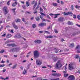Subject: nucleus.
I'll list each match as a JSON object with an SVG mask.
<instances>
[{"label":"nucleus","mask_w":80,"mask_h":80,"mask_svg":"<svg viewBox=\"0 0 80 80\" xmlns=\"http://www.w3.org/2000/svg\"><path fill=\"white\" fill-rule=\"evenodd\" d=\"M69 47H74V43H72V44H70Z\"/></svg>","instance_id":"4be33fe9"},{"label":"nucleus","mask_w":80,"mask_h":80,"mask_svg":"<svg viewBox=\"0 0 80 80\" xmlns=\"http://www.w3.org/2000/svg\"><path fill=\"white\" fill-rule=\"evenodd\" d=\"M52 5L53 6H57V5H58V4H57V3H52Z\"/></svg>","instance_id":"2f4dec72"},{"label":"nucleus","mask_w":80,"mask_h":80,"mask_svg":"<svg viewBox=\"0 0 80 80\" xmlns=\"http://www.w3.org/2000/svg\"><path fill=\"white\" fill-rule=\"evenodd\" d=\"M5 52L4 50H2L1 51H0V53H3V52Z\"/></svg>","instance_id":"79ce46f5"},{"label":"nucleus","mask_w":80,"mask_h":80,"mask_svg":"<svg viewBox=\"0 0 80 80\" xmlns=\"http://www.w3.org/2000/svg\"><path fill=\"white\" fill-rule=\"evenodd\" d=\"M14 38H21V36L19 33H18L16 35L14 36Z\"/></svg>","instance_id":"9b49d317"},{"label":"nucleus","mask_w":80,"mask_h":80,"mask_svg":"<svg viewBox=\"0 0 80 80\" xmlns=\"http://www.w3.org/2000/svg\"><path fill=\"white\" fill-rule=\"evenodd\" d=\"M61 76V74L59 73H57V77H60Z\"/></svg>","instance_id":"8fccbe9b"},{"label":"nucleus","mask_w":80,"mask_h":80,"mask_svg":"<svg viewBox=\"0 0 80 80\" xmlns=\"http://www.w3.org/2000/svg\"><path fill=\"white\" fill-rule=\"evenodd\" d=\"M34 58H37L40 57V53L38 51L36 50L33 52Z\"/></svg>","instance_id":"f03ea898"},{"label":"nucleus","mask_w":80,"mask_h":80,"mask_svg":"<svg viewBox=\"0 0 80 80\" xmlns=\"http://www.w3.org/2000/svg\"><path fill=\"white\" fill-rule=\"evenodd\" d=\"M2 9L5 15H7L9 12V10L8 9V8L7 6L3 7Z\"/></svg>","instance_id":"f257e3e1"},{"label":"nucleus","mask_w":80,"mask_h":80,"mask_svg":"<svg viewBox=\"0 0 80 80\" xmlns=\"http://www.w3.org/2000/svg\"><path fill=\"white\" fill-rule=\"evenodd\" d=\"M46 23L44 22L41 23L38 25L39 27H44L45 26H46Z\"/></svg>","instance_id":"9d476101"},{"label":"nucleus","mask_w":80,"mask_h":80,"mask_svg":"<svg viewBox=\"0 0 80 80\" xmlns=\"http://www.w3.org/2000/svg\"><path fill=\"white\" fill-rule=\"evenodd\" d=\"M12 37V35L11 34H8L6 36V37L7 38H9Z\"/></svg>","instance_id":"ddd939ff"},{"label":"nucleus","mask_w":80,"mask_h":80,"mask_svg":"<svg viewBox=\"0 0 80 80\" xmlns=\"http://www.w3.org/2000/svg\"><path fill=\"white\" fill-rule=\"evenodd\" d=\"M54 32L55 33H58V31L57 29H54Z\"/></svg>","instance_id":"c9c22d12"},{"label":"nucleus","mask_w":80,"mask_h":80,"mask_svg":"<svg viewBox=\"0 0 80 80\" xmlns=\"http://www.w3.org/2000/svg\"><path fill=\"white\" fill-rule=\"evenodd\" d=\"M69 69L71 70H72L73 69V63H71L69 65Z\"/></svg>","instance_id":"39448f33"},{"label":"nucleus","mask_w":80,"mask_h":80,"mask_svg":"<svg viewBox=\"0 0 80 80\" xmlns=\"http://www.w3.org/2000/svg\"><path fill=\"white\" fill-rule=\"evenodd\" d=\"M35 20L36 21H39L40 20V18L38 16H37L35 17Z\"/></svg>","instance_id":"dca6fc26"},{"label":"nucleus","mask_w":80,"mask_h":80,"mask_svg":"<svg viewBox=\"0 0 80 80\" xmlns=\"http://www.w3.org/2000/svg\"><path fill=\"white\" fill-rule=\"evenodd\" d=\"M75 58H79V56L78 55H76L75 57Z\"/></svg>","instance_id":"ea45409f"},{"label":"nucleus","mask_w":80,"mask_h":80,"mask_svg":"<svg viewBox=\"0 0 80 80\" xmlns=\"http://www.w3.org/2000/svg\"><path fill=\"white\" fill-rule=\"evenodd\" d=\"M77 18L78 20H80V16L79 15H77Z\"/></svg>","instance_id":"58836bf2"},{"label":"nucleus","mask_w":80,"mask_h":80,"mask_svg":"<svg viewBox=\"0 0 80 80\" xmlns=\"http://www.w3.org/2000/svg\"><path fill=\"white\" fill-rule=\"evenodd\" d=\"M53 37L52 36H46L45 37V38H53Z\"/></svg>","instance_id":"6ab92c4d"},{"label":"nucleus","mask_w":80,"mask_h":80,"mask_svg":"<svg viewBox=\"0 0 80 80\" xmlns=\"http://www.w3.org/2000/svg\"><path fill=\"white\" fill-rule=\"evenodd\" d=\"M43 32L42 31H39V32L40 33H43Z\"/></svg>","instance_id":"052dcab7"},{"label":"nucleus","mask_w":80,"mask_h":80,"mask_svg":"<svg viewBox=\"0 0 80 80\" xmlns=\"http://www.w3.org/2000/svg\"><path fill=\"white\" fill-rule=\"evenodd\" d=\"M40 12H43V9H42V8H41V7H40Z\"/></svg>","instance_id":"603ef678"},{"label":"nucleus","mask_w":80,"mask_h":80,"mask_svg":"<svg viewBox=\"0 0 80 80\" xmlns=\"http://www.w3.org/2000/svg\"><path fill=\"white\" fill-rule=\"evenodd\" d=\"M51 27V26H49V27H48V28H47V30H49V29H50V28Z\"/></svg>","instance_id":"4d7b16f0"},{"label":"nucleus","mask_w":80,"mask_h":80,"mask_svg":"<svg viewBox=\"0 0 80 80\" xmlns=\"http://www.w3.org/2000/svg\"><path fill=\"white\" fill-rule=\"evenodd\" d=\"M36 63L37 65H41L42 63V62L40 60H37L36 61Z\"/></svg>","instance_id":"0eeeda50"},{"label":"nucleus","mask_w":80,"mask_h":80,"mask_svg":"<svg viewBox=\"0 0 80 80\" xmlns=\"http://www.w3.org/2000/svg\"><path fill=\"white\" fill-rule=\"evenodd\" d=\"M8 47H17V45L14 43L8 44L7 45Z\"/></svg>","instance_id":"6e6552de"},{"label":"nucleus","mask_w":80,"mask_h":80,"mask_svg":"<svg viewBox=\"0 0 80 80\" xmlns=\"http://www.w3.org/2000/svg\"><path fill=\"white\" fill-rule=\"evenodd\" d=\"M12 25L13 26V27H14V28H15V29H18V27H17V26L15 25V23H12Z\"/></svg>","instance_id":"4468645a"},{"label":"nucleus","mask_w":80,"mask_h":80,"mask_svg":"<svg viewBox=\"0 0 80 80\" xmlns=\"http://www.w3.org/2000/svg\"><path fill=\"white\" fill-rule=\"evenodd\" d=\"M12 7H15V6H16V4H15L14 3H13L12 5Z\"/></svg>","instance_id":"09e8293b"},{"label":"nucleus","mask_w":80,"mask_h":80,"mask_svg":"<svg viewBox=\"0 0 80 80\" xmlns=\"http://www.w3.org/2000/svg\"><path fill=\"white\" fill-rule=\"evenodd\" d=\"M60 79L59 78H53L51 79V80H59Z\"/></svg>","instance_id":"f704fd0d"},{"label":"nucleus","mask_w":80,"mask_h":80,"mask_svg":"<svg viewBox=\"0 0 80 80\" xmlns=\"http://www.w3.org/2000/svg\"><path fill=\"white\" fill-rule=\"evenodd\" d=\"M32 27L33 28H35L36 27V25L35 24H33L32 25Z\"/></svg>","instance_id":"e433bc0d"},{"label":"nucleus","mask_w":80,"mask_h":80,"mask_svg":"<svg viewBox=\"0 0 80 80\" xmlns=\"http://www.w3.org/2000/svg\"><path fill=\"white\" fill-rule=\"evenodd\" d=\"M38 11H37L35 10V11L33 12L34 13H37Z\"/></svg>","instance_id":"13d9d810"},{"label":"nucleus","mask_w":80,"mask_h":80,"mask_svg":"<svg viewBox=\"0 0 80 80\" xmlns=\"http://www.w3.org/2000/svg\"><path fill=\"white\" fill-rule=\"evenodd\" d=\"M41 15H44V16H45V14L44 13H43V12H42L41 13Z\"/></svg>","instance_id":"338daca9"},{"label":"nucleus","mask_w":80,"mask_h":80,"mask_svg":"<svg viewBox=\"0 0 80 80\" xmlns=\"http://www.w3.org/2000/svg\"><path fill=\"white\" fill-rule=\"evenodd\" d=\"M34 43L40 44V43H42V41L39 39L36 40L34 41Z\"/></svg>","instance_id":"1a4fd4ad"},{"label":"nucleus","mask_w":80,"mask_h":80,"mask_svg":"<svg viewBox=\"0 0 80 80\" xmlns=\"http://www.w3.org/2000/svg\"><path fill=\"white\" fill-rule=\"evenodd\" d=\"M76 49H78V50H80V46L78 45L76 47Z\"/></svg>","instance_id":"b1692460"},{"label":"nucleus","mask_w":80,"mask_h":80,"mask_svg":"<svg viewBox=\"0 0 80 80\" xmlns=\"http://www.w3.org/2000/svg\"><path fill=\"white\" fill-rule=\"evenodd\" d=\"M71 8L72 9V10H73V5H72L71 6Z\"/></svg>","instance_id":"a18cd8bd"},{"label":"nucleus","mask_w":80,"mask_h":80,"mask_svg":"<svg viewBox=\"0 0 80 80\" xmlns=\"http://www.w3.org/2000/svg\"><path fill=\"white\" fill-rule=\"evenodd\" d=\"M36 1L35 0H33V1L31 2V5H33L35 4V3Z\"/></svg>","instance_id":"a878e982"},{"label":"nucleus","mask_w":80,"mask_h":80,"mask_svg":"<svg viewBox=\"0 0 80 80\" xmlns=\"http://www.w3.org/2000/svg\"><path fill=\"white\" fill-rule=\"evenodd\" d=\"M37 4H38L37 2H36V3H35V4H34V5L33 6L34 9V8H35V7H36V5H37Z\"/></svg>","instance_id":"bb28decb"},{"label":"nucleus","mask_w":80,"mask_h":80,"mask_svg":"<svg viewBox=\"0 0 80 80\" xmlns=\"http://www.w3.org/2000/svg\"><path fill=\"white\" fill-rule=\"evenodd\" d=\"M15 21L16 23H18V22H20V20L18 18L17 19H16Z\"/></svg>","instance_id":"a211bd4d"},{"label":"nucleus","mask_w":80,"mask_h":80,"mask_svg":"<svg viewBox=\"0 0 80 80\" xmlns=\"http://www.w3.org/2000/svg\"><path fill=\"white\" fill-rule=\"evenodd\" d=\"M43 9H44V10H47V8H45V7L43 6Z\"/></svg>","instance_id":"6e6d98bb"},{"label":"nucleus","mask_w":80,"mask_h":80,"mask_svg":"<svg viewBox=\"0 0 80 80\" xmlns=\"http://www.w3.org/2000/svg\"><path fill=\"white\" fill-rule=\"evenodd\" d=\"M75 8H78V9L80 8V6H78V5H76L75 6Z\"/></svg>","instance_id":"7c9ffc66"},{"label":"nucleus","mask_w":80,"mask_h":80,"mask_svg":"<svg viewBox=\"0 0 80 80\" xmlns=\"http://www.w3.org/2000/svg\"><path fill=\"white\" fill-rule=\"evenodd\" d=\"M5 67V64L0 65V67Z\"/></svg>","instance_id":"de8ad7c7"},{"label":"nucleus","mask_w":80,"mask_h":80,"mask_svg":"<svg viewBox=\"0 0 80 80\" xmlns=\"http://www.w3.org/2000/svg\"><path fill=\"white\" fill-rule=\"evenodd\" d=\"M64 20V18L62 17H60L58 19V22H63Z\"/></svg>","instance_id":"f8f14e48"},{"label":"nucleus","mask_w":80,"mask_h":80,"mask_svg":"<svg viewBox=\"0 0 80 80\" xmlns=\"http://www.w3.org/2000/svg\"><path fill=\"white\" fill-rule=\"evenodd\" d=\"M68 80H75V76L73 75H71L68 78Z\"/></svg>","instance_id":"20e7f679"},{"label":"nucleus","mask_w":80,"mask_h":80,"mask_svg":"<svg viewBox=\"0 0 80 80\" xmlns=\"http://www.w3.org/2000/svg\"><path fill=\"white\" fill-rule=\"evenodd\" d=\"M14 49H15V52H17V50H18V48H15Z\"/></svg>","instance_id":"49530a36"},{"label":"nucleus","mask_w":80,"mask_h":80,"mask_svg":"<svg viewBox=\"0 0 80 80\" xmlns=\"http://www.w3.org/2000/svg\"><path fill=\"white\" fill-rule=\"evenodd\" d=\"M15 10H16V8L12 9V12H13V13H15Z\"/></svg>","instance_id":"473e14b6"},{"label":"nucleus","mask_w":80,"mask_h":80,"mask_svg":"<svg viewBox=\"0 0 80 80\" xmlns=\"http://www.w3.org/2000/svg\"><path fill=\"white\" fill-rule=\"evenodd\" d=\"M17 64H16L15 65H14L13 67H12V68L13 69H14V68H16V67H17Z\"/></svg>","instance_id":"c03bdc74"},{"label":"nucleus","mask_w":80,"mask_h":80,"mask_svg":"<svg viewBox=\"0 0 80 80\" xmlns=\"http://www.w3.org/2000/svg\"><path fill=\"white\" fill-rule=\"evenodd\" d=\"M63 13L66 16L68 15H71V17H72V15H73V13L72 12H64Z\"/></svg>","instance_id":"423d86ee"},{"label":"nucleus","mask_w":80,"mask_h":80,"mask_svg":"<svg viewBox=\"0 0 80 80\" xmlns=\"http://www.w3.org/2000/svg\"><path fill=\"white\" fill-rule=\"evenodd\" d=\"M15 48H13L11 49V50L12 51V52H15Z\"/></svg>","instance_id":"5fc2aeb1"},{"label":"nucleus","mask_w":80,"mask_h":80,"mask_svg":"<svg viewBox=\"0 0 80 80\" xmlns=\"http://www.w3.org/2000/svg\"><path fill=\"white\" fill-rule=\"evenodd\" d=\"M26 5L27 7H29L30 6V2L28 1L26 2Z\"/></svg>","instance_id":"2eb2a0df"},{"label":"nucleus","mask_w":80,"mask_h":80,"mask_svg":"<svg viewBox=\"0 0 80 80\" xmlns=\"http://www.w3.org/2000/svg\"><path fill=\"white\" fill-rule=\"evenodd\" d=\"M68 76V74H64V77L65 78H66V77H67Z\"/></svg>","instance_id":"c85d7f7f"},{"label":"nucleus","mask_w":80,"mask_h":80,"mask_svg":"<svg viewBox=\"0 0 80 80\" xmlns=\"http://www.w3.org/2000/svg\"><path fill=\"white\" fill-rule=\"evenodd\" d=\"M60 61L58 60L57 62L56 63V67L58 68H61L62 67V64L60 63Z\"/></svg>","instance_id":"7ed1b4c3"},{"label":"nucleus","mask_w":80,"mask_h":80,"mask_svg":"<svg viewBox=\"0 0 80 80\" xmlns=\"http://www.w3.org/2000/svg\"><path fill=\"white\" fill-rule=\"evenodd\" d=\"M22 7L23 9H26V6L23 5L22 6Z\"/></svg>","instance_id":"a19ab883"},{"label":"nucleus","mask_w":80,"mask_h":80,"mask_svg":"<svg viewBox=\"0 0 80 80\" xmlns=\"http://www.w3.org/2000/svg\"><path fill=\"white\" fill-rule=\"evenodd\" d=\"M38 8H39V5H38L37 6V7H36V8L35 10H36L37 9H38Z\"/></svg>","instance_id":"bf43d9fd"},{"label":"nucleus","mask_w":80,"mask_h":80,"mask_svg":"<svg viewBox=\"0 0 80 80\" xmlns=\"http://www.w3.org/2000/svg\"><path fill=\"white\" fill-rule=\"evenodd\" d=\"M47 18H48L49 19H51V18H50V16L48 15H47Z\"/></svg>","instance_id":"864d4df0"},{"label":"nucleus","mask_w":80,"mask_h":80,"mask_svg":"<svg viewBox=\"0 0 80 80\" xmlns=\"http://www.w3.org/2000/svg\"><path fill=\"white\" fill-rule=\"evenodd\" d=\"M40 18H41V19L42 20V19H43V15H40Z\"/></svg>","instance_id":"37998d69"},{"label":"nucleus","mask_w":80,"mask_h":80,"mask_svg":"<svg viewBox=\"0 0 80 80\" xmlns=\"http://www.w3.org/2000/svg\"><path fill=\"white\" fill-rule=\"evenodd\" d=\"M55 53H58V48H54Z\"/></svg>","instance_id":"aec40b11"},{"label":"nucleus","mask_w":80,"mask_h":80,"mask_svg":"<svg viewBox=\"0 0 80 80\" xmlns=\"http://www.w3.org/2000/svg\"><path fill=\"white\" fill-rule=\"evenodd\" d=\"M52 73H55L56 72V71L52 70Z\"/></svg>","instance_id":"0e129e2a"},{"label":"nucleus","mask_w":80,"mask_h":80,"mask_svg":"<svg viewBox=\"0 0 80 80\" xmlns=\"http://www.w3.org/2000/svg\"><path fill=\"white\" fill-rule=\"evenodd\" d=\"M5 36H6V33H5L4 34L2 35V37H5Z\"/></svg>","instance_id":"3c124183"},{"label":"nucleus","mask_w":80,"mask_h":80,"mask_svg":"<svg viewBox=\"0 0 80 80\" xmlns=\"http://www.w3.org/2000/svg\"><path fill=\"white\" fill-rule=\"evenodd\" d=\"M10 2H11V1L9 0V1H8L7 2V5H8V6L10 5Z\"/></svg>","instance_id":"c756f323"},{"label":"nucleus","mask_w":80,"mask_h":80,"mask_svg":"<svg viewBox=\"0 0 80 80\" xmlns=\"http://www.w3.org/2000/svg\"><path fill=\"white\" fill-rule=\"evenodd\" d=\"M68 24L69 25H73V23H72L70 21H68Z\"/></svg>","instance_id":"412c9836"},{"label":"nucleus","mask_w":80,"mask_h":80,"mask_svg":"<svg viewBox=\"0 0 80 80\" xmlns=\"http://www.w3.org/2000/svg\"><path fill=\"white\" fill-rule=\"evenodd\" d=\"M3 26H1L0 28V32L2 30V29H3Z\"/></svg>","instance_id":"680f3d73"},{"label":"nucleus","mask_w":80,"mask_h":80,"mask_svg":"<svg viewBox=\"0 0 80 80\" xmlns=\"http://www.w3.org/2000/svg\"><path fill=\"white\" fill-rule=\"evenodd\" d=\"M44 32L45 33H48V34H50V32L47 31H45Z\"/></svg>","instance_id":"4c0bfd02"},{"label":"nucleus","mask_w":80,"mask_h":80,"mask_svg":"<svg viewBox=\"0 0 80 80\" xmlns=\"http://www.w3.org/2000/svg\"><path fill=\"white\" fill-rule=\"evenodd\" d=\"M60 15V14H54V18H57V17H58V15Z\"/></svg>","instance_id":"f3484780"},{"label":"nucleus","mask_w":80,"mask_h":80,"mask_svg":"<svg viewBox=\"0 0 80 80\" xmlns=\"http://www.w3.org/2000/svg\"><path fill=\"white\" fill-rule=\"evenodd\" d=\"M52 76H54V77H57V73H52Z\"/></svg>","instance_id":"393cba45"},{"label":"nucleus","mask_w":80,"mask_h":80,"mask_svg":"<svg viewBox=\"0 0 80 80\" xmlns=\"http://www.w3.org/2000/svg\"><path fill=\"white\" fill-rule=\"evenodd\" d=\"M57 60H58V59L56 58L55 59H54V62H56V61H57Z\"/></svg>","instance_id":"774afa93"},{"label":"nucleus","mask_w":80,"mask_h":80,"mask_svg":"<svg viewBox=\"0 0 80 80\" xmlns=\"http://www.w3.org/2000/svg\"><path fill=\"white\" fill-rule=\"evenodd\" d=\"M22 22H25V19H24V18H22Z\"/></svg>","instance_id":"69168bd1"},{"label":"nucleus","mask_w":80,"mask_h":80,"mask_svg":"<svg viewBox=\"0 0 80 80\" xmlns=\"http://www.w3.org/2000/svg\"><path fill=\"white\" fill-rule=\"evenodd\" d=\"M25 73H27V70H24L22 72V74L23 75H25Z\"/></svg>","instance_id":"cd10ccee"},{"label":"nucleus","mask_w":80,"mask_h":80,"mask_svg":"<svg viewBox=\"0 0 80 80\" xmlns=\"http://www.w3.org/2000/svg\"><path fill=\"white\" fill-rule=\"evenodd\" d=\"M73 18L75 19L77 18V16H76V15L75 14H73Z\"/></svg>","instance_id":"72a5a7b5"},{"label":"nucleus","mask_w":80,"mask_h":80,"mask_svg":"<svg viewBox=\"0 0 80 80\" xmlns=\"http://www.w3.org/2000/svg\"><path fill=\"white\" fill-rule=\"evenodd\" d=\"M61 4H62V5H63V4H64V2H63V1H61Z\"/></svg>","instance_id":"e2e57ef3"},{"label":"nucleus","mask_w":80,"mask_h":80,"mask_svg":"<svg viewBox=\"0 0 80 80\" xmlns=\"http://www.w3.org/2000/svg\"><path fill=\"white\" fill-rule=\"evenodd\" d=\"M1 79H2V80H8V77H6L5 78H4L2 77H1Z\"/></svg>","instance_id":"5701e85b"}]
</instances>
